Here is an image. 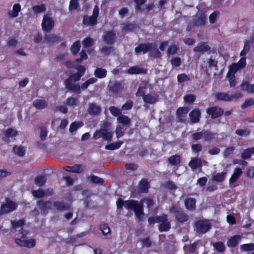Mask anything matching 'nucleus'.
<instances>
[{"label":"nucleus","mask_w":254,"mask_h":254,"mask_svg":"<svg viewBox=\"0 0 254 254\" xmlns=\"http://www.w3.org/2000/svg\"><path fill=\"white\" fill-rule=\"evenodd\" d=\"M123 144V142L119 141L116 142L111 143L110 144L107 145L105 146V149L107 150H115L119 148L121 145Z\"/></svg>","instance_id":"nucleus-32"},{"label":"nucleus","mask_w":254,"mask_h":254,"mask_svg":"<svg viewBox=\"0 0 254 254\" xmlns=\"http://www.w3.org/2000/svg\"><path fill=\"white\" fill-rule=\"evenodd\" d=\"M185 205L188 210H193L195 208V200L192 198H187L185 200Z\"/></svg>","instance_id":"nucleus-18"},{"label":"nucleus","mask_w":254,"mask_h":254,"mask_svg":"<svg viewBox=\"0 0 254 254\" xmlns=\"http://www.w3.org/2000/svg\"><path fill=\"white\" fill-rule=\"evenodd\" d=\"M189 165L192 169H196L202 166V161L198 158H193L190 162Z\"/></svg>","instance_id":"nucleus-22"},{"label":"nucleus","mask_w":254,"mask_h":254,"mask_svg":"<svg viewBox=\"0 0 254 254\" xmlns=\"http://www.w3.org/2000/svg\"><path fill=\"white\" fill-rule=\"evenodd\" d=\"M32 194L36 198H41L45 195L46 193L43 190L39 189L37 190L32 191Z\"/></svg>","instance_id":"nucleus-48"},{"label":"nucleus","mask_w":254,"mask_h":254,"mask_svg":"<svg viewBox=\"0 0 254 254\" xmlns=\"http://www.w3.org/2000/svg\"><path fill=\"white\" fill-rule=\"evenodd\" d=\"M46 182V177L44 176H39L35 178V184L41 187L43 186Z\"/></svg>","instance_id":"nucleus-37"},{"label":"nucleus","mask_w":254,"mask_h":254,"mask_svg":"<svg viewBox=\"0 0 254 254\" xmlns=\"http://www.w3.org/2000/svg\"><path fill=\"white\" fill-rule=\"evenodd\" d=\"M99 12V9L97 5H95L92 16H85L83 18V24L87 25L93 26L96 24L97 18Z\"/></svg>","instance_id":"nucleus-5"},{"label":"nucleus","mask_w":254,"mask_h":254,"mask_svg":"<svg viewBox=\"0 0 254 254\" xmlns=\"http://www.w3.org/2000/svg\"><path fill=\"white\" fill-rule=\"evenodd\" d=\"M77 73L71 75L65 82V85L67 89L70 90L75 93L79 94L80 93V86L77 83L72 82L77 81L80 80V78L83 75L85 71V67L81 65L76 66Z\"/></svg>","instance_id":"nucleus-3"},{"label":"nucleus","mask_w":254,"mask_h":254,"mask_svg":"<svg viewBox=\"0 0 254 254\" xmlns=\"http://www.w3.org/2000/svg\"><path fill=\"white\" fill-rule=\"evenodd\" d=\"M17 204L13 201L7 200L4 204L1 206V209L3 213H7L13 211L16 209Z\"/></svg>","instance_id":"nucleus-10"},{"label":"nucleus","mask_w":254,"mask_h":254,"mask_svg":"<svg viewBox=\"0 0 254 254\" xmlns=\"http://www.w3.org/2000/svg\"><path fill=\"white\" fill-rule=\"evenodd\" d=\"M178 47L175 44H171L167 49L168 54H174L176 53Z\"/></svg>","instance_id":"nucleus-58"},{"label":"nucleus","mask_w":254,"mask_h":254,"mask_svg":"<svg viewBox=\"0 0 254 254\" xmlns=\"http://www.w3.org/2000/svg\"><path fill=\"white\" fill-rule=\"evenodd\" d=\"M41 25L44 31L47 32L51 31L54 27V21L53 18L48 14L44 15Z\"/></svg>","instance_id":"nucleus-6"},{"label":"nucleus","mask_w":254,"mask_h":254,"mask_svg":"<svg viewBox=\"0 0 254 254\" xmlns=\"http://www.w3.org/2000/svg\"><path fill=\"white\" fill-rule=\"evenodd\" d=\"M45 6L43 4L37 5L33 7V10L36 13H41L45 10Z\"/></svg>","instance_id":"nucleus-50"},{"label":"nucleus","mask_w":254,"mask_h":254,"mask_svg":"<svg viewBox=\"0 0 254 254\" xmlns=\"http://www.w3.org/2000/svg\"><path fill=\"white\" fill-rule=\"evenodd\" d=\"M206 113L214 119L221 116L223 114V111L218 107H213L207 109Z\"/></svg>","instance_id":"nucleus-11"},{"label":"nucleus","mask_w":254,"mask_h":254,"mask_svg":"<svg viewBox=\"0 0 254 254\" xmlns=\"http://www.w3.org/2000/svg\"><path fill=\"white\" fill-rule=\"evenodd\" d=\"M176 218L177 220L180 222H184L187 221L189 219V216L184 212L180 211L176 215Z\"/></svg>","instance_id":"nucleus-33"},{"label":"nucleus","mask_w":254,"mask_h":254,"mask_svg":"<svg viewBox=\"0 0 254 254\" xmlns=\"http://www.w3.org/2000/svg\"><path fill=\"white\" fill-rule=\"evenodd\" d=\"M17 134V131L13 128H8L6 129L2 137L3 140L5 142H8L10 141V138L13 137Z\"/></svg>","instance_id":"nucleus-13"},{"label":"nucleus","mask_w":254,"mask_h":254,"mask_svg":"<svg viewBox=\"0 0 254 254\" xmlns=\"http://www.w3.org/2000/svg\"><path fill=\"white\" fill-rule=\"evenodd\" d=\"M190 121L192 123H197L199 120L200 112L198 109L193 110L189 114Z\"/></svg>","instance_id":"nucleus-15"},{"label":"nucleus","mask_w":254,"mask_h":254,"mask_svg":"<svg viewBox=\"0 0 254 254\" xmlns=\"http://www.w3.org/2000/svg\"><path fill=\"white\" fill-rule=\"evenodd\" d=\"M210 50L209 47L205 43H201L197 45L194 49L193 51L196 52H203Z\"/></svg>","instance_id":"nucleus-23"},{"label":"nucleus","mask_w":254,"mask_h":254,"mask_svg":"<svg viewBox=\"0 0 254 254\" xmlns=\"http://www.w3.org/2000/svg\"><path fill=\"white\" fill-rule=\"evenodd\" d=\"M115 34L113 32H108L104 36V41L106 44H111L114 42Z\"/></svg>","instance_id":"nucleus-29"},{"label":"nucleus","mask_w":254,"mask_h":254,"mask_svg":"<svg viewBox=\"0 0 254 254\" xmlns=\"http://www.w3.org/2000/svg\"><path fill=\"white\" fill-rule=\"evenodd\" d=\"M79 6L78 0H70L69 9V10H76Z\"/></svg>","instance_id":"nucleus-51"},{"label":"nucleus","mask_w":254,"mask_h":254,"mask_svg":"<svg viewBox=\"0 0 254 254\" xmlns=\"http://www.w3.org/2000/svg\"><path fill=\"white\" fill-rule=\"evenodd\" d=\"M241 238V236L238 235L231 237L227 242V246L232 248L235 247L240 242Z\"/></svg>","instance_id":"nucleus-21"},{"label":"nucleus","mask_w":254,"mask_h":254,"mask_svg":"<svg viewBox=\"0 0 254 254\" xmlns=\"http://www.w3.org/2000/svg\"><path fill=\"white\" fill-rule=\"evenodd\" d=\"M21 5L19 3H15L13 5L12 8L8 12V15L11 18H15L18 16L19 12L21 11Z\"/></svg>","instance_id":"nucleus-14"},{"label":"nucleus","mask_w":254,"mask_h":254,"mask_svg":"<svg viewBox=\"0 0 254 254\" xmlns=\"http://www.w3.org/2000/svg\"><path fill=\"white\" fill-rule=\"evenodd\" d=\"M158 98L156 94H147L143 97L144 102L148 104H154L158 101Z\"/></svg>","instance_id":"nucleus-19"},{"label":"nucleus","mask_w":254,"mask_h":254,"mask_svg":"<svg viewBox=\"0 0 254 254\" xmlns=\"http://www.w3.org/2000/svg\"><path fill=\"white\" fill-rule=\"evenodd\" d=\"M78 100L73 97H70L67 99L66 104L68 106H73L77 105Z\"/></svg>","instance_id":"nucleus-60"},{"label":"nucleus","mask_w":254,"mask_h":254,"mask_svg":"<svg viewBox=\"0 0 254 254\" xmlns=\"http://www.w3.org/2000/svg\"><path fill=\"white\" fill-rule=\"evenodd\" d=\"M122 88L123 86L121 83H116L110 88V90L113 93H118L120 91Z\"/></svg>","instance_id":"nucleus-52"},{"label":"nucleus","mask_w":254,"mask_h":254,"mask_svg":"<svg viewBox=\"0 0 254 254\" xmlns=\"http://www.w3.org/2000/svg\"><path fill=\"white\" fill-rule=\"evenodd\" d=\"M252 154H253V152L251 148L245 149L242 153V157L243 159H248L251 156Z\"/></svg>","instance_id":"nucleus-56"},{"label":"nucleus","mask_w":254,"mask_h":254,"mask_svg":"<svg viewBox=\"0 0 254 254\" xmlns=\"http://www.w3.org/2000/svg\"><path fill=\"white\" fill-rule=\"evenodd\" d=\"M44 40L48 43L54 44L59 40V37L55 34H48L45 37Z\"/></svg>","instance_id":"nucleus-25"},{"label":"nucleus","mask_w":254,"mask_h":254,"mask_svg":"<svg viewBox=\"0 0 254 254\" xmlns=\"http://www.w3.org/2000/svg\"><path fill=\"white\" fill-rule=\"evenodd\" d=\"M33 105L36 109L41 110L47 106V102L44 100L37 99L33 102Z\"/></svg>","instance_id":"nucleus-20"},{"label":"nucleus","mask_w":254,"mask_h":254,"mask_svg":"<svg viewBox=\"0 0 254 254\" xmlns=\"http://www.w3.org/2000/svg\"><path fill=\"white\" fill-rule=\"evenodd\" d=\"M100 111V108L98 106L94 104L90 105L88 109L89 113L92 115L98 114Z\"/></svg>","instance_id":"nucleus-39"},{"label":"nucleus","mask_w":254,"mask_h":254,"mask_svg":"<svg viewBox=\"0 0 254 254\" xmlns=\"http://www.w3.org/2000/svg\"><path fill=\"white\" fill-rule=\"evenodd\" d=\"M239 69H240V68L238 67L237 65H236L235 64H234L230 67V68L227 73V74L235 75V73Z\"/></svg>","instance_id":"nucleus-54"},{"label":"nucleus","mask_w":254,"mask_h":254,"mask_svg":"<svg viewBox=\"0 0 254 254\" xmlns=\"http://www.w3.org/2000/svg\"><path fill=\"white\" fill-rule=\"evenodd\" d=\"M242 174V170L239 168H237L234 170V172L232 175L231 176V177L230 178L229 182L230 184H233L235 182H236L239 178L240 177Z\"/></svg>","instance_id":"nucleus-16"},{"label":"nucleus","mask_w":254,"mask_h":254,"mask_svg":"<svg viewBox=\"0 0 254 254\" xmlns=\"http://www.w3.org/2000/svg\"><path fill=\"white\" fill-rule=\"evenodd\" d=\"M117 121L119 123L123 124V125H128L130 123V119L124 115H121L117 118Z\"/></svg>","instance_id":"nucleus-36"},{"label":"nucleus","mask_w":254,"mask_h":254,"mask_svg":"<svg viewBox=\"0 0 254 254\" xmlns=\"http://www.w3.org/2000/svg\"><path fill=\"white\" fill-rule=\"evenodd\" d=\"M189 111V109L187 107L180 108L177 110V115L180 121L183 122L185 120V116Z\"/></svg>","instance_id":"nucleus-17"},{"label":"nucleus","mask_w":254,"mask_h":254,"mask_svg":"<svg viewBox=\"0 0 254 254\" xmlns=\"http://www.w3.org/2000/svg\"><path fill=\"white\" fill-rule=\"evenodd\" d=\"M153 45L152 44H141L135 48L136 53H145L152 49Z\"/></svg>","instance_id":"nucleus-12"},{"label":"nucleus","mask_w":254,"mask_h":254,"mask_svg":"<svg viewBox=\"0 0 254 254\" xmlns=\"http://www.w3.org/2000/svg\"><path fill=\"white\" fill-rule=\"evenodd\" d=\"M83 126V123L82 122H74L70 124L69 127V131L70 132H73L76 131L79 127H82Z\"/></svg>","instance_id":"nucleus-41"},{"label":"nucleus","mask_w":254,"mask_h":254,"mask_svg":"<svg viewBox=\"0 0 254 254\" xmlns=\"http://www.w3.org/2000/svg\"><path fill=\"white\" fill-rule=\"evenodd\" d=\"M214 248L220 252H223L225 250L224 244L222 242H218L213 244Z\"/></svg>","instance_id":"nucleus-53"},{"label":"nucleus","mask_w":254,"mask_h":254,"mask_svg":"<svg viewBox=\"0 0 254 254\" xmlns=\"http://www.w3.org/2000/svg\"><path fill=\"white\" fill-rule=\"evenodd\" d=\"M168 161L172 165H177L180 162V157L179 155H173L169 158Z\"/></svg>","instance_id":"nucleus-46"},{"label":"nucleus","mask_w":254,"mask_h":254,"mask_svg":"<svg viewBox=\"0 0 254 254\" xmlns=\"http://www.w3.org/2000/svg\"><path fill=\"white\" fill-rule=\"evenodd\" d=\"M236 133L241 136H245L249 134V131L247 129H237Z\"/></svg>","instance_id":"nucleus-63"},{"label":"nucleus","mask_w":254,"mask_h":254,"mask_svg":"<svg viewBox=\"0 0 254 254\" xmlns=\"http://www.w3.org/2000/svg\"><path fill=\"white\" fill-rule=\"evenodd\" d=\"M129 74H139L144 72V70L138 66H132L128 69Z\"/></svg>","instance_id":"nucleus-38"},{"label":"nucleus","mask_w":254,"mask_h":254,"mask_svg":"<svg viewBox=\"0 0 254 254\" xmlns=\"http://www.w3.org/2000/svg\"><path fill=\"white\" fill-rule=\"evenodd\" d=\"M78 62V59L74 61H69L65 63V65L67 68L74 67L76 69V66H78L80 65H77L76 63Z\"/></svg>","instance_id":"nucleus-57"},{"label":"nucleus","mask_w":254,"mask_h":254,"mask_svg":"<svg viewBox=\"0 0 254 254\" xmlns=\"http://www.w3.org/2000/svg\"><path fill=\"white\" fill-rule=\"evenodd\" d=\"M94 75L98 78H102L106 76L107 70L102 68H98L94 71Z\"/></svg>","instance_id":"nucleus-30"},{"label":"nucleus","mask_w":254,"mask_h":254,"mask_svg":"<svg viewBox=\"0 0 254 254\" xmlns=\"http://www.w3.org/2000/svg\"><path fill=\"white\" fill-rule=\"evenodd\" d=\"M214 134L211 132L204 131L203 132V137L205 140H209L214 138Z\"/></svg>","instance_id":"nucleus-64"},{"label":"nucleus","mask_w":254,"mask_h":254,"mask_svg":"<svg viewBox=\"0 0 254 254\" xmlns=\"http://www.w3.org/2000/svg\"><path fill=\"white\" fill-rule=\"evenodd\" d=\"M85 167L81 165L75 164L72 166L71 172L81 173L85 170Z\"/></svg>","instance_id":"nucleus-35"},{"label":"nucleus","mask_w":254,"mask_h":254,"mask_svg":"<svg viewBox=\"0 0 254 254\" xmlns=\"http://www.w3.org/2000/svg\"><path fill=\"white\" fill-rule=\"evenodd\" d=\"M148 86L147 82H143L141 83L140 85L138 90L136 92V96H142L144 95L145 91L144 89L147 87Z\"/></svg>","instance_id":"nucleus-34"},{"label":"nucleus","mask_w":254,"mask_h":254,"mask_svg":"<svg viewBox=\"0 0 254 254\" xmlns=\"http://www.w3.org/2000/svg\"><path fill=\"white\" fill-rule=\"evenodd\" d=\"M135 26L133 24H125L122 26V31L124 33L133 31L135 28Z\"/></svg>","instance_id":"nucleus-40"},{"label":"nucleus","mask_w":254,"mask_h":254,"mask_svg":"<svg viewBox=\"0 0 254 254\" xmlns=\"http://www.w3.org/2000/svg\"><path fill=\"white\" fill-rule=\"evenodd\" d=\"M109 110L111 114L115 117H118L121 115V110L114 106H111L109 108Z\"/></svg>","instance_id":"nucleus-47"},{"label":"nucleus","mask_w":254,"mask_h":254,"mask_svg":"<svg viewBox=\"0 0 254 254\" xmlns=\"http://www.w3.org/2000/svg\"><path fill=\"white\" fill-rule=\"evenodd\" d=\"M111 124L110 123L106 122L103 124L100 129L97 130L93 135L95 139L103 138L106 140H111L113 133L111 129Z\"/></svg>","instance_id":"nucleus-4"},{"label":"nucleus","mask_w":254,"mask_h":254,"mask_svg":"<svg viewBox=\"0 0 254 254\" xmlns=\"http://www.w3.org/2000/svg\"><path fill=\"white\" fill-rule=\"evenodd\" d=\"M123 127L121 125H118L116 129V134L117 138H119L124 135L122 131Z\"/></svg>","instance_id":"nucleus-61"},{"label":"nucleus","mask_w":254,"mask_h":254,"mask_svg":"<svg viewBox=\"0 0 254 254\" xmlns=\"http://www.w3.org/2000/svg\"><path fill=\"white\" fill-rule=\"evenodd\" d=\"M250 49V44L249 42H246L245 43L244 47L243 50L241 51L240 53L241 56H245L248 52L249 51Z\"/></svg>","instance_id":"nucleus-62"},{"label":"nucleus","mask_w":254,"mask_h":254,"mask_svg":"<svg viewBox=\"0 0 254 254\" xmlns=\"http://www.w3.org/2000/svg\"><path fill=\"white\" fill-rule=\"evenodd\" d=\"M93 40L90 37L86 38L82 42L83 45L86 47L91 46L93 45Z\"/></svg>","instance_id":"nucleus-59"},{"label":"nucleus","mask_w":254,"mask_h":254,"mask_svg":"<svg viewBox=\"0 0 254 254\" xmlns=\"http://www.w3.org/2000/svg\"><path fill=\"white\" fill-rule=\"evenodd\" d=\"M226 176V172L219 173L213 174L212 176V180L217 182H222Z\"/></svg>","instance_id":"nucleus-28"},{"label":"nucleus","mask_w":254,"mask_h":254,"mask_svg":"<svg viewBox=\"0 0 254 254\" xmlns=\"http://www.w3.org/2000/svg\"><path fill=\"white\" fill-rule=\"evenodd\" d=\"M206 20V15L204 14H202L199 16H197L194 20V24L195 25H201L205 24Z\"/></svg>","instance_id":"nucleus-26"},{"label":"nucleus","mask_w":254,"mask_h":254,"mask_svg":"<svg viewBox=\"0 0 254 254\" xmlns=\"http://www.w3.org/2000/svg\"><path fill=\"white\" fill-rule=\"evenodd\" d=\"M242 89L245 90L249 93L254 92V84H249L245 82L242 85Z\"/></svg>","instance_id":"nucleus-43"},{"label":"nucleus","mask_w":254,"mask_h":254,"mask_svg":"<svg viewBox=\"0 0 254 254\" xmlns=\"http://www.w3.org/2000/svg\"><path fill=\"white\" fill-rule=\"evenodd\" d=\"M116 203L118 208L124 206L127 209L133 210L138 220L141 221L143 219L144 214L142 203L134 200L124 201L122 199L119 198L117 200Z\"/></svg>","instance_id":"nucleus-2"},{"label":"nucleus","mask_w":254,"mask_h":254,"mask_svg":"<svg viewBox=\"0 0 254 254\" xmlns=\"http://www.w3.org/2000/svg\"><path fill=\"white\" fill-rule=\"evenodd\" d=\"M88 179H90L91 181L96 184H101L104 182V180L94 175L89 177Z\"/></svg>","instance_id":"nucleus-55"},{"label":"nucleus","mask_w":254,"mask_h":254,"mask_svg":"<svg viewBox=\"0 0 254 254\" xmlns=\"http://www.w3.org/2000/svg\"><path fill=\"white\" fill-rule=\"evenodd\" d=\"M13 150L15 154L19 156H23L25 151L24 148L21 146L14 147Z\"/></svg>","instance_id":"nucleus-42"},{"label":"nucleus","mask_w":254,"mask_h":254,"mask_svg":"<svg viewBox=\"0 0 254 254\" xmlns=\"http://www.w3.org/2000/svg\"><path fill=\"white\" fill-rule=\"evenodd\" d=\"M38 204L44 213L48 209H51L52 206V203L49 201L43 202L42 201H39Z\"/></svg>","instance_id":"nucleus-24"},{"label":"nucleus","mask_w":254,"mask_h":254,"mask_svg":"<svg viewBox=\"0 0 254 254\" xmlns=\"http://www.w3.org/2000/svg\"><path fill=\"white\" fill-rule=\"evenodd\" d=\"M100 230L104 235L108 236L111 234L110 229L106 224H101L100 227Z\"/></svg>","instance_id":"nucleus-45"},{"label":"nucleus","mask_w":254,"mask_h":254,"mask_svg":"<svg viewBox=\"0 0 254 254\" xmlns=\"http://www.w3.org/2000/svg\"><path fill=\"white\" fill-rule=\"evenodd\" d=\"M12 227L16 231H20L21 235L20 238H16L15 240V243L22 247H26L29 248H34L36 245V241L33 238L25 239V236L27 232L23 231L25 226L24 222L22 220L17 222L12 221Z\"/></svg>","instance_id":"nucleus-1"},{"label":"nucleus","mask_w":254,"mask_h":254,"mask_svg":"<svg viewBox=\"0 0 254 254\" xmlns=\"http://www.w3.org/2000/svg\"><path fill=\"white\" fill-rule=\"evenodd\" d=\"M240 248L245 251H253L254 250V244H247L242 245Z\"/></svg>","instance_id":"nucleus-49"},{"label":"nucleus","mask_w":254,"mask_h":254,"mask_svg":"<svg viewBox=\"0 0 254 254\" xmlns=\"http://www.w3.org/2000/svg\"><path fill=\"white\" fill-rule=\"evenodd\" d=\"M80 43L79 41L74 42L71 47L70 50L73 54H77L80 49Z\"/></svg>","instance_id":"nucleus-44"},{"label":"nucleus","mask_w":254,"mask_h":254,"mask_svg":"<svg viewBox=\"0 0 254 254\" xmlns=\"http://www.w3.org/2000/svg\"><path fill=\"white\" fill-rule=\"evenodd\" d=\"M157 223H159V230L161 232L168 231L170 228V223L166 215L159 216Z\"/></svg>","instance_id":"nucleus-7"},{"label":"nucleus","mask_w":254,"mask_h":254,"mask_svg":"<svg viewBox=\"0 0 254 254\" xmlns=\"http://www.w3.org/2000/svg\"><path fill=\"white\" fill-rule=\"evenodd\" d=\"M149 188V184L147 180H142L139 183V189L141 192H146Z\"/></svg>","instance_id":"nucleus-31"},{"label":"nucleus","mask_w":254,"mask_h":254,"mask_svg":"<svg viewBox=\"0 0 254 254\" xmlns=\"http://www.w3.org/2000/svg\"><path fill=\"white\" fill-rule=\"evenodd\" d=\"M196 231L199 233H205L210 228L208 221H198L196 224Z\"/></svg>","instance_id":"nucleus-9"},{"label":"nucleus","mask_w":254,"mask_h":254,"mask_svg":"<svg viewBox=\"0 0 254 254\" xmlns=\"http://www.w3.org/2000/svg\"><path fill=\"white\" fill-rule=\"evenodd\" d=\"M54 206L58 210H65L69 208V204L64 203L60 201H56L54 203Z\"/></svg>","instance_id":"nucleus-27"},{"label":"nucleus","mask_w":254,"mask_h":254,"mask_svg":"<svg viewBox=\"0 0 254 254\" xmlns=\"http://www.w3.org/2000/svg\"><path fill=\"white\" fill-rule=\"evenodd\" d=\"M241 96L242 95L240 93H236L231 95L226 93H217L215 94L216 99L224 101H230L234 98H238Z\"/></svg>","instance_id":"nucleus-8"}]
</instances>
